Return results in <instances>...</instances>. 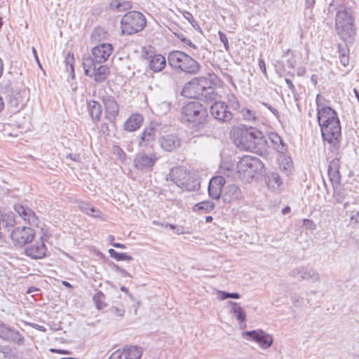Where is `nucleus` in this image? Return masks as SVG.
Instances as JSON below:
<instances>
[{"label": "nucleus", "mask_w": 359, "mask_h": 359, "mask_svg": "<svg viewBox=\"0 0 359 359\" xmlns=\"http://www.w3.org/2000/svg\"><path fill=\"white\" fill-rule=\"evenodd\" d=\"M235 145L241 150L262 153L267 146L264 134L252 127L239 128L233 134Z\"/></svg>", "instance_id": "1"}, {"label": "nucleus", "mask_w": 359, "mask_h": 359, "mask_svg": "<svg viewBox=\"0 0 359 359\" xmlns=\"http://www.w3.org/2000/svg\"><path fill=\"white\" fill-rule=\"evenodd\" d=\"M183 120L193 131L198 132L204 128L208 118L206 108L197 100L189 102L182 108Z\"/></svg>", "instance_id": "2"}, {"label": "nucleus", "mask_w": 359, "mask_h": 359, "mask_svg": "<svg viewBox=\"0 0 359 359\" xmlns=\"http://www.w3.org/2000/svg\"><path fill=\"white\" fill-rule=\"evenodd\" d=\"M335 30L344 41L355 34L354 16L351 8L339 6L335 17Z\"/></svg>", "instance_id": "3"}, {"label": "nucleus", "mask_w": 359, "mask_h": 359, "mask_svg": "<svg viewBox=\"0 0 359 359\" xmlns=\"http://www.w3.org/2000/svg\"><path fill=\"white\" fill-rule=\"evenodd\" d=\"M168 65L174 69H180L191 75L197 74L201 69V65L187 53L173 50L168 55Z\"/></svg>", "instance_id": "4"}, {"label": "nucleus", "mask_w": 359, "mask_h": 359, "mask_svg": "<svg viewBox=\"0 0 359 359\" xmlns=\"http://www.w3.org/2000/svg\"><path fill=\"white\" fill-rule=\"evenodd\" d=\"M264 167L263 163L258 158L245 156L238 162L236 169L238 177L242 181L249 182L255 173L261 172Z\"/></svg>", "instance_id": "5"}, {"label": "nucleus", "mask_w": 359, "mask_h": 359, "mask_svg": "<svg viewBox=\"0 0 359 359\" xmlns=\"http://www.w3.org/2000/svg\"><path fill=\"white\" fill-rule=\"evenodd\" d=\"M122 32L131 35L142 31L146 26L144 15L138 11H129L126 13L121 21Z\"/></svg>", "instance_id": "6"}, {"label": "nucleus", "mask_w": 359, "mask_h": 359, "mask_svg": "<svg viewBox=\"0 0 359 359\" xmlns=\"http://www.w3.org/2000/svg\"><path fill=\"white\" fill-rule=\"evenodd\" d=\"M170 177L178 187L189 191H196L201 187V182L198 178L190 176L181 168L172 170Z\"/></svg>", "instance_id": "7"}, {"label": "nucleus", "mask_w": 359, "mask_h": 359, "mask_svg": "<svg viewBox=\"0 0 359 359\" xmlns=\"http://www.w3.org/2000/svg\"><path fill=\"white\" fill-rule=\"evenodd\" d=\"M34 236L35 231L29 226L15 227L10 233L12 243L16 248H22L26 245L30 244Z\"/></svg>", "instance_id": "8"}, {"label": "nucleus", "mask_w": 359, "mask_h": 359, "mask_svg": "<svg viewBox=\"0 0 359 359\" xmlns=\"http://www.w3.org/2000/svg\"><path fill=\"white\" fill-rule=\"evenodd\" d=\"M158 161V157L154 153L146 154L140 152L134 158L133 163L135 168L143 172L152 170L154 165Z\"/></svg>", "instance_id": "9"}, {"label": "nucleus", "mask_w": 359, "mask_h": 359, "mask_svg": "<svg viewBox=\"0 0 359 359\" xmlns=\"http://www.w3.org/2000/svg\"><path fill=\"white\" fill-rule=\"evenodd\" d=\"M321 128L322 137L325 141L330 144H335L341 137V125L340 121L326 123L320 126Z\"/></svg>", "instance_id": "10"}, {"label": "nucleus", "mask_w": 359, "mask_h": 359, "mask_svg": "<svg viewBox=\"0 0 359 359\" xmlns=\"http://www.w3.org/2000/svg\"><path fill=\"white\" fill-rule=\"evenodd\" d=\"M290 276L299 279V280H306L312 283H316L320 280V274L316 269L305 266L294 268L290 272Z\"/></svg>", "instance_id": "11"}, {"label": "nucleus", "mask_w": 359, "mask_h": 359, "mask_svg": "<svg viewBox=\"0 0 359 359\" xmlns=\"http://www.w3.org/2000/svg\"><path fill=\"white\" fill-rule=\"evenodd\" d=\"M211 115L217 121L226 123L233 118V114L224 102H215L210 107Z\"/></svg>", "instance_id": "12"}, {"label": "nucleus", "mask_w": 359, "mask_h": 359, "mask_svg": "<svg viewBox=\"0 0 359 359\" xmlns=\"http://www.w3.org/2000/svg\"><path fill=\"white\" fill-rule=\"evenodd\" d=\"M243 335L248 337V339L258 343L262 348L270 347L273 341V337L262 330L246 331L243 333Z\"/></svg>", "instance_id": "13"}, {"label": "nucleus", "mask_w": 359, "mask_h": 359, "mask_svg": "<svg viewBox=\"0 0 359 359\" xmlns=\"http://www.w3.org/2000/svg\"><path fill=\"white\" fill-rule=\"evenodd\" d=\"M0 338L18 345H22L25 341V338L18 331L12 329L1 322H0Z\"/></svg>", "instance_id": "14"}, {"label": "nucleus", "mask_w": 359, "mask_h": 359, "mask_svg": "<svg viewBox=\"0 0 359 359\" xmlns=\"http://www.w3.org/2000/svg\"><path fill=\"white\" fill-rule=\"evenodd\" d=\"M158 142L161 148L167 152L175 151L181 147V140L175 134L163 135Z\"/></svg>", "instance_id": "15"}, {"label": "nucleus", "mask_w": 359, "mask_h": 359, "mask_svg": "<svg viewBox=\"0 0 359 359\" xmlns=\"http://www.w3.org/2000/svg\"><path fill=\"white\" fill-rule=\"evenodd\" d=\"M46 251L47 248L41 238L40 241H36L27 246L25 250V254L31 259H39L46 256Z\"/></svg>", "instance_id": "16"}, {"label": "nucleus", "mask_w": 359, "mask_h": 359, "mask_svg": "<svg viewBox=\"0 0 359 359\" xmlns=\"http://www.w3.org/2000/svg\"><path fill=\"white\" fill-rule=\"evenodd\" d=\"M242 197V191L238 185L233 183L224 185L222 195V198L224 202H235L241 199Z\"/></svg>", "instance_id": "17"}, {"label": "nucleus", "mask_w": 359, "mask_h": 359, "mask_svg": "<svg viewBox=\"0 0 359 359\" xmlns=\"http://www.w3.org/2000/svg\"><path fill=\"white\" fill-rule=\"evenodd\" d=\"M226 180L222 176L212 177L209 182L208 194L212 199L218 200L222 195Z\"/></svg>", "instance_id": "18"}, {"label": "nucleus", "mask_w": 359, "mask_h": 359, "mask_svg": "<svg viewBox=\"0 0 359 359\" xmlns=\"http://www.w3.org/2000/svg\"><path fill=\"white\" fill-rule=\"evenodd\" d=\"M113 50L111 43H103L99 44L92 49V54L96 63L105 62L110 56Z\"/></svg>", "instance_id": "19"}, {"label": "nucleus", "mask_w": 359, "mask_h": 359, "mask_svg": "<svg viewBox=\"0 0 359 359\" xmlns=\"http://www.w3.org/2000/svg\"><path fill=\"white\" fill-rule=\"evenodd\" d=\"M318 121L320 126L334 121L339 122L337 114L330 107H320L318 105Z\"/></svg>", "instance_id": "20"}, {"label": "nucleus", "mask_w": 359, "mask_h": 359, "mask_svg": "<svg viewBox=\"0 0 359 359\" xmlns=\"http://www.w3.org/2000/svg\"><path fill=\"white\" fill-rule=\"evenodd\" d=\"M103 102L105 107L106 118L111 122H114L119 111L117 102L112 96L107 95L103 97Z\"/></svg>", "instance_id": "21"}, {"label": "nucleus", "mask_w": 359, "mask_h": 359, "mask_svg": "<svg viewBox=\"0 0 359 359\" xmlns=\"http://www.w3.org/2000/svg\"><path fill=\"white\" fill-rule=\"evenodd\" d=\"M14 210L25 221H27L29 224L32 225L38 224V218L32 209L20 204H16L14 205Z\"/></svg>", "instance_id": "22"}, {"label": "nucleus", "mask_w": 359, "mask_h": 359, "mask_svg": "<svg viewBox=\"0 0 359 359\" xmlns=\"http://www.w3.org/2000/svg\"><path fill=\"white\" fill-rule=\"evenodd\" d=\"M149 67L154 72L162 71L166 66V59L161 54H154L148 57Z\"/></svg>", "instance_id": "23"}, {"label": "nucleus", "mask_w": 359, "mask_h": 359, "mask_svg": "<svg viewBox=\"0 0 359 359\" xmlns=\"http://www.w3.org/2000/svg\"><path fill=\"white\" fill-rule=\"evenodd\" d=\"M143 116L140 114H132L125 122L124 128L128 132H133L139 129L143 122Z\"/></svg>", "instance_id": "24"}, {"label": "nucleus", "mask_w": 359, "mask_h": 359, "mask_svg": "<svg viewBox=\"0 0 359 359\" xmlns=\"http://www.w3.org/2000/svg\"><path fill=\"white\" fill-rule=\"evenodd\" d=\"M109 74V69L107 65H100L93 69V72L88 76L93 77L94 81L97 83H102L108 77Z\"/></svg>", "instance_id": "25"}, {"label": "nucleus", "mask_w": 359, "mask_h": 359, "mask_svg": "<svg viewBox=\"0 0 359 359\" xmlns=\"http://www.w3.org/2000/svg\"><path fill=\"white\" fill-rule=\"evenodd\" d=\"M155 137L156 130L153 126L145 128L141 135L139 146L147 147L155 140Z\"/></svg>", "instance_id": "26"}, {"label": "nucleus", "mask_w": 359, "mask_h": 359, "mask_svg": "<svg viewBox=\"0 0 359 359\" xmlns=\"http://www.w3.org/2000/svg\"><path fill=\"white\" fill-rule=\"evenodd\" d=\"M88 109L94 122H97L100 120L102 109L101 104L98 102L90 100L88 102Z\"/></svg>", "instance_id": "27"}, {"label": "nucleus", "mask_w": 359, "mask_h": 359, "mask_svg": "<svg viewBox=\"0 0 359 359\" xmlns=\"http://www.w3.org/2000/svg\"><path fill=\"white\" fill-rule=\"evenodd\" d=\"M123 351L127 359H139L142 355V349L138 346L126 345L123 347Z\"/></svg>", "instance_id": "28"}, {"label": "nucleus", "mask_w": 359, "mask_h": 359, "mask_svg": "<svg viewBox=\"0 0 359 359\" xmlns=\"http://www.w3.org/2000/svg\"><path fill=\"white\" fill-rule=\"evenodd\" d=\"M77 207L82 212L93 217H100L101 216V212L93 207L89 203L85 201H79L78 202Z\"/></svg>", "instance_id": "29"}, {"label": "nucleus", "mask_w": 359, "mask_h": 359, "mask_svg": "<svg viewBox=\"0 0 359 359\" xmlns=\"http://www.w3.org/2000/svg\"><path fill=\"white\" fill-rule=\"evenodd\" d=\"M274 149L279 153H285L287 151L286 147L281 137L276 133H271L269 137Z\"/></svg>", "instance_id": "30"}, {"label": "nucleus", "mask_w": 359, "mask_h": 359, "mask_svg": "<svg viewBox=\"0 0 359 359\" xmlns=\"http://www.w3.org/2000/svg\"><path fill=\"white\" fill-rule=\"evenodd\" d=\"M15 224V215L13 212H8L1 214V230L12 227Z\"/></svg>", "instance_id": "31"}, {"label": "nucleus", "mask_w": 359, "mask_h": 359, "mask_svg": "<svg viewBox=\"0 0 359 359\" xmlns=\"http://www.w3.org/2000/svg\"><path fill=\"white\" fill-rule=\"evenodd\" d=\"M339 168V160L338 158H334L330 161L328 167V175L331 180L337 179Z\"/></svg>", "instance_id": "32"}, {"label": "nucleus", "mask_w": 359, "mask_h": 359, "mask_svg": "<svg viewBox=\"0 0 359 359\" xmlns=\"http://www.w3.org/2000/svg\"><path fill=\"white\" fill-rule=\"evenodd\" d=\"M266 182L269 188L276 189L280 187L282 182L280 176L276 172H271L266 177Z\"/></svg>", "instance_id": "33"}, {"label": "nucleus", "mask_w": 359, "mask_h": 359, "mask_svg": "<svg viewBox=\"0 0 359 359\" xmlns=\"http://www.w3.org/2000/svg\"><path fill=\"white\" fill-rule=\"evenodd\" d=\"M95 59L90 56H83V67L84 69L85 74L88 76L93 72V69L96 67Z\"/></svg>", "instance_id": "34"}, {"label": "nucleus", "mask_w": 359, "mask_h": 359, "mask_svg": "<svg viewBox=\"0 0 359 359\" xmlns=\"http://www.w3.org/2000/svg\"><path fill=\"white\" fill-rule=\"evenodd\" d=\"M215 207L214 202L210 201H203L196 203L194 207V210H203L204 212H210Z\"/></svg>", "instance_id": "35"}, {"label": "nucleus", "mask_w": 359, "mask_h": 359, "mask_svg": "<svg viewBox=\"0 0 359 359\" xmlns=\"http://www.w3.org/2000/svg\"><path fill=\"white\" fill-rule=\"evenodd\" d=\"M110 8L116 9L117 11H124L131 8V4L127 1H119L118 0H113L110 3Z\"/></svg>", "instance_id": "36"}, {"label": "nucleus", "mask_w": 359, "mask_h": 359, "mask_svg": "<svg viewBox=\"0 0 359 359\" xmlns=\"http://www.w3.org/2000/svg\"><path fill=\"white\" fill-rule=\"evenodd\" d=\"M97 309L101 310L106 307V304L104 302L105 295L102 291H97L93 297Z\"/></svg>", "instance_id": "37"}, {"label": "nucleus", "mask_w": 359, "mask_h": 359, "mask_svg": "<svg viewBox=\"0 0 359 359\" xmlns=\"http://www.w3.org/2000/svg\"><path fill=\"white\" fill-rule=\"evenodd\" d=\"M108 252L111 257L115 259L117 261H122V260L130 261V260H133V259L131 256L128 255L123 252H118L112 248L109 249L108 250Z\"/></svg>", "instance_id": "38"}, {"label": "nucleus", "mask_w": 359, "mask_h": 359, "mask_svg": "<svg viewBox=\"0 0 359 359\" xmlns=\"http://www.w3.org/2000/svg\"><path fill=\"white\" fill-rule=\"evenodd\" d=\"M228 108L230 107L233 110H238L240 108V103L238 98L233 94L227 95Z\"/></svg>", "instance_id": "39"}, {"label": "nucleus", "mask_w": 359, "mask_h": 359, "mask_svg": "<svg viewBox=\"0 0 359 359\" xmlns=\"http://www.w3.org/2000/svg\"><path fill=\"white\" fill-rule=\"evenodd\" d=\"M23 106L16 97H11L8 102V107L12 112L19 111Z\"/></svg>", "instance_id": "40"}, {"label": "nucleus", "mask_w": 359, "mask_h": 359, "mask_svg": "<svg viewBox=\"0 0 359 359\" xmlns=\"http://www.w3.org/2000/svg\"><path fill=\"white\" fill-rule=\"evenodd\" d=\"M231 313H233L236 316V319L240 323H244L246 320V313L241 306L231 312Z\"/></svg>", "instance_id": "41"}, {"label": "nucleus", "mask_w": 359, "mask_h": 359, "mask_svg": "<svg viewBox=\"0 0 359 359\" xmlns=\"http://www.w3.org/2000/svg\"><path fill=\"white\" fill-rule=\"evenodd\" d=\"M218 298L221 300H224L229 298L239 299L241 295L238 292H228L225 291H218Z\"/></svg>", "instance_id": "42"}, {"label": "nucleus", "mask_w": 359, "mask_h": 359, "mask_svg": "<svg viewBox=\"0 0 359 359\" xmlns=\"http://www.w3.org/2000/svg\"><path fill=\"white\" fill-rule=\"evenodd\" d=\"M350 224L355 228L359 226V211L353 212L350 216Z\"/></svg>", "instance_id": "43"}, {"label": "nucleus", "mask_w": 359, "mask_h": 359, "mask_svg": "<svg viewBox=\"0 0 359 359\" xmlns=\"http://www.w3.org/2000/svg\"><path fill=\"white\" fill-rule=\"evenodd\" d=\"M241 112L243 118L245 120L251 121L255 118V113L247 108H243Z\"/></svg>", "instance_id": "44"}, {"label": "nucleus", "mask_w": 359, "mask_h": 359, "mask_svg": "<svg viewBox=\"0 0 359 359\" xmlns=\"http://www.w3.org/2000/svg\"><path fill=\"white\" fill-rule=\"evenodd\" d=\"M171 229L174 230L175 232L177 234H184V233H188L189 231L185 229V228L183 226L180 225H173V224H168V225Z\"/></svg>", "instance_id": "45"}, {"label": "nucleus", "mask_w": 359, "mask_h": 359, "mask_svg": "<svg viewBox=\"0 0 359 359\" xmlns=\"http://www.w3.org/2000/svg\"><path fill=\"white\" fill-rule=\"evenodd\" d=\"M218 35L219 36L220 41L223 43L224 48L226 51L229 50V44L228 39L224 33L221 31H219Z\"/></svg>", "instance_id": "46"}, {"label": "nucleus", "mask_w": 359, "mask_h": 359, "mask_svg": "<svg viewBox=\"0 0 359 359\" xmlns=\"http://www.w3.org/2000/svg\"><path fill=\"white\" fill-rule=\"evenodd\" d=\"M74 56L69 53L65 57V63L67 66H69L72 73V78L74 76V67H73Z\"/></svg>", "instance_id": "47"}, {"label": "nucleus", "mask_w": 359, "mask_h": 359, "mask_svg": "<svg viewBox=\"0 0 359 359\" xmlns=\"http://www.w3.org/2000/svg\"><path fill=\"white\" fill-rule=\"evenodd\" d=\"M109 359H127V357H126L123 350H117L111 355Z\"/></svg>", "instance_id": "48"}, {"label": "nucleus", "mask_w": 359, "mask_h": 359, "mask_svg": "<svg viewBox=\"0 0 359 359\" xmlns=\"http://www.w3.org/2000/svg\"><path fill=\"white\" fill-rule=\"evenodd\" d=\"M111 313L115 315L116 316L121 317L125 313V310L123 309H119L116 306H113L110 309Z\"/></svg>", "instance_id": "49"}, {"label": "nucleus", "mask_w": 359, "mask_h": 359, "mask_svg": "<svg viewBox=\"0 0 359 359\" xmlns=\"http://www.w3.org/2000/svg\"><path fill=\"white\" fill-rule=\"evenodd\" d=\"M291 299H292V304L294 306L297 307V306H300V304L303 301V298H302L300 296L297 295V294H293L292 297H291Z\"/></svg>", "instance_id": "50"}, {"label": "nucleus", "mask_w": 359, "mask_h": 359, "mask_svg": "<svg viewBox=\"0 0 359 359\" xmlns=\"http://www.w3.org/2000/svg\"><path fill=\"white\" fill-rule=\"evenodd\" d=\"M114 151L117 153L120 159H125L126 157V154L124 151L120 148L118 146H116L114 149Z\"/></svg>", "instance_id": "51"}, {"label": "nucleus", "mask_w": 359, "mask_h": 359, "mask_svg": "<svg viewBox=\"0 0 359 359\" xmlns=\"http://www.w3.org/2000/svg\"><path fill=\"white\" fill-rule=\"evenodd\" d=\"M183 15H184V18L187 20H188V22H189L192 25H194V23L195 22V19L190 12L185 11L183 13Z\"/></svg>", "instance_id": "52"}, {"label": "nucleus", "mask_w": 359, "mask_h": 359, "mask_svg": "<svg viewBox=\"0 0 359 359\" xmlns=\"http://www.w3.org/2000/svg\"><path fill=\"white\" fill-rule=\"evenodd\" d=\"M259 67L262 72L265 75V76H267L265 62L264 61V60L261 58L259 60Z\"/></svg>", "instance_id": "53"}, {"label": "nucleus", "mask_w": 359, "mask_h": 359, "mask_svg": "<svg viewBox=\"0 0 359 359\" xmlns=\"http://www.w3.org/2000/svg\"><path fill=\"white\" fill-rule=\"evenodd\" d=\"M334 198L335 199V201L340 203H341L343 201H344V196L342 195V194L339 191H334Z\"/></svg>", "instance_id": "54"}, {"label": "nucleus", "mask_w": 359, "mask_h": 359, "mask_svg": "<svg viewBox=\"0 0 359 359\" xmlns=\"http://www.w3.org/2000/svg\"><path fill=\"white\" fill-rule=\"evenodd\" d=\"M265 107L268 108L275 116L276 117H278V111L273 107H272L269 104L266 102L262 103Z\"/></svg>", "instance_id": "55"}, {"label": "nucleus", "mask_w": 359, "mask_h": 359, "mask_svg": "<svg viewBox=\"0 0 359 359\" xmlns=\"http://www.w3.org/2000/svg\"><path fill=\"white\" fill-rule=\"evenodd\" d=\"M348 61L349 60L348 56H346L344 53L340 54V62L343 66H347Z\"/></svg>", "instance_id": "56"}, {"label": "nucleus", "mask_w": 359, "mask_h": 359, "mask_svg": "<svg viewBox=\"0 0 359 359\" xmlns=\"http://www.w3.org/2000/svg\"><path fill=\"white\" fill-rule=\"evenodd\" d=\"M228 304L231 306L230 313L235 310L237 307L240 306V304L237 302L229 301Z\"/></svg>", "instance_id": "57"}, {"label": "nucleus", "mask_w": 359, "mask_h": 359, "mask_svg": "<svg viewBox=\"0 0 359 359\" xmlns=\"http://www.w3.org/2000/svg\"><path fill=\"white\" fill-rule=\"evenodd\" d=\"M32 327L35 328L36 330H39V331H41V332H46V328L42 325H39L38 324H36V323H32Z\"/></svg>", "instance_id": "58"}, {"label": "nucleus", "mask_w": 359, "mask_h": 359, "mask_svg": "<svg viewBox=\"0 0 359 359\" xmlns=\"http://www.w3.org/2000/svg\"><path fill=\"white\" fill-rule=\"evenodd\" d=\"M50 351L52 353H61V354H69V352L66 350H62V349H56V348H50Z\"/></svg>", "instance_id": "59"}, {"label": "nucleus", "mask_w": 359, "mask_h": 359, "mask_svg": "<svg viewBox=\"0 0 359 359\" xmlns=\"http://www.w3.org/2000/svg\"><path fill=\"white\" fill-rule=\"evenodd\" d=\"M32 53H33V55L34 56V58H35V60L36 62H37V64L39 65V67L40 68H41V65L40 64V62H39V59L38 57V55H37V53H36V50L35 49V48L32 47Z\"/></svg>", "instance_id": "60"}, {"label": "nucleus", "mask_w": 359, "mask_h": 359, "mask_svg": "<svg viewBox=\"0 0 359 359\" xmlns=\"http://www.w3.org/2000/svg\"><path fill=\"white\" fill-rule=\"evenodd\" d=\"M285 82L287 85V87L292 90V91H294V86L293 85L292 82L291 80H290L289 79H285Z\"/></svg>", "instance_id": "61"}, {"label": "nucleus", "mask_w": 359, "mask_h": 359, "mask_svg": "<svg viewBox=\"0 0 359 359\" xmlns=\"http://www.w3.org/2000/svg\"><path fill=\"white\" fill-rule=\"evenodd\" d=\"M316 0H306V6L307 8H311L314 6Z\"/></svg>", "instance_id": "62"}, {"label": "nucleus", "mask_w": 359, "mask_h": 359, "mask_svg": "<svg viewBox=\"0 0 359 359\" xmlns=\"http://www.w3.org/2000/svg\"><path fill=\"white\" fill-rule=\"evenodd\" d=\"M182 41L184 43H186L188 46H189L190 47H191L194 49L196 48V46L194 43H193L190 40H187V39H182Z\"/></svg>", "instance_id": "63"}, {"label": "nucleus", "mask_w": 359, "mask_h": 359, "mask_svg": "<svg viewBox=\"0 0 359 359\" xmlns=\"http://www.w3.org/2000/svg\"><path fill=\"white\" fill-rule=\"evenodd\" d=\"M111 245L116 248H121V249L126 248L125 245L119 243H111Z\"/></svg>", "instance_id": "64"}]
</instances>
